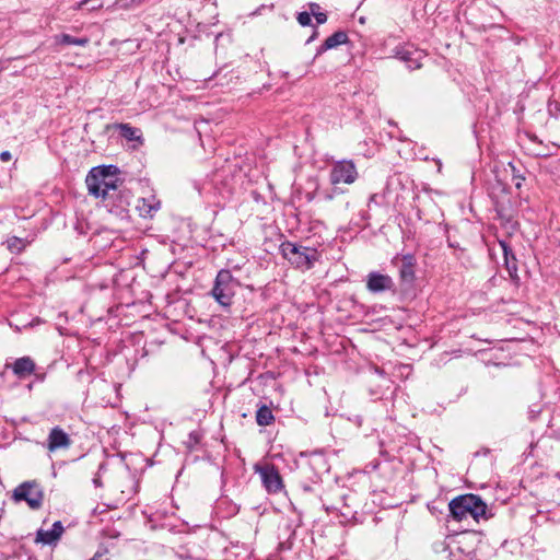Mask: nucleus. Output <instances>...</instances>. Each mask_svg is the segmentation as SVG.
<instances>
[{"label":"nucleus","instance_id":"bb28decb","mask_svg":"<svg viewBox=\"0 0 560 560\" xmlns=\"http://www.w3.org/2000/svg\"><path fill=\"white\" fill-rule=\"evenodd\" d=\"M103 8L102 0H81L73 5L74 10H86L89 12Z\"/></svg>","mask_w":560,"mask_h":560},{"label":"nucleus","instance_id":"72a5a7b5","mask_svg":"<svg viewBox=\"0 0 560 560\" xmlns=\"http://www.w3.org/2000/svg\"><path fill=\"white\" fill-rule=\"evenodd\" d=\"M308 13H311V16H315V14H317L319 11H320V5L316 2H310L308 4Z\"/></svg>","mask_w":560,"mask_h":560},{"label":"nucleus","instance_id":"1a4fd4ad","mask_svg":"<svg viewBox=\"0 0 560 560\" xmlns=\"http://www.w3.org/2000/svg\"><path fill=\"white\" fill-rule=\"evenodd\" d=\"M254 470L260 476L261 485L268 493L277 494L284 488L279 468L275 464H256Z\"/></svg>","mask_w":560,"mask_h":560},{"label":"nucleus","instance_id":"79ce46f5","mask_svg":"<svg viewBox=\"0 0 560 560\" xmlns=\"http://www.w3.org/2000/svg\"><path fill=\"white\" fill-rule=\"evenodd\" d=\"M498 211V214L500 218L502 219H506L509 221V219L506 218V215L504 214L503 210H497Z\"/></svg>","mask_w":560,"mask_h":560},{"label":"nucleus","instance_id":"cd10ccee","mask_svg":"<svg viewBox=\"0 0 560 560\" xmlns=\"http://www.w3.org/2000/svg\"><path fill=\"white\" fill-rule=\"evenodd\" d=\"M8 249L12 253H21L24 249V243L22 238L12 236L7 241Z\"/></svg>","mask_w":560,"mask_h":560},{"label":"nucleus","instance_id":"dca6fc26","mask_svg":"<svg viewBox=\"0 0 560 560\" xmlns=\"http://www.w3.org/2000/svg\"><path fill=\"white\" fill-rule=\"evenodd\" d=\"M499 245L503 253L504 266L509 272V276L514 282L517 283L520 281V277L517 275V259L513 253V249L510 246V244L504 240H500Z\"/></svg>","mask_w":560,"mask_h":560},{"label":"nucleus","instance_id":"39448f33","mask_svg":"<svg viewBox=\"0 0 560 560\" xmlns=\"http://www.w3.org/2000/svg\"><path fill=\"white\" fill-rule=\"evenodd\" d=\"M240 285L238 279L232 275L231 270L221 269L214 278L210 295L221 307L229 310L234 303V296Z\"/></svg>","mask_w":560,"mask_h":560},{"label":"nucleus","instance_id":"c756f323","mask_svg":"<svg viewBox=\"0 0 560 560\" xmlns=\"http://www.w3.org/2000/svg\"><path fill=\"white\" fill-rule=\"evenodd\" d=\"M547 109L550 116L555 118L560 116V103L558 101H549Z\"/></svg>","mask_w":560,"mask_h":560},{"label":"nucleus","instance_id":"c85d7f7f","mask_svg":"<svg viewBox=\"0 0 560 560\" xmlns=\"http://www.w3.org/2000/svg\"><path fill=\"white\" fill-rule=\"evenodd\" d=\"M299 24L303 27L312 25L311 13L307 11L299 12L296 15Z\"/></svg>","mask_w":560,"mask_h":560},{"label":"nucleus","instance_id":"e433bc0d","mask_svg":"<svg viewBox=\"0 0 560 560\" xmlns=\"http://www.w3.org/2000/svg\"><path fill=\"white\" fill-rule=\"evenodd\" d=\"M93 483L96 488H101L103 487V482H102V478H101V474H96L93 478Z\"/></svg>","mask_w":560,"mask_h":560},{"label":"nucleus","instance_id":"20e7f679","mask_svg":"<svg viewBox=\"0 0 560 560\" xmlns=\"http://www.w3.org/2000/svg\"><path fill=\"white\" fill-rule=\"evenodd\" d=\"M281 256L296 269L310 270L319 260V253L315 247L303 246L291 241H283L279 246Z\"/></svg>","mask_w":560,"mask_h":560},{"label":"nucleus","instance_id":"b1692460","mask_svg":"<svg viewBox=\"0 0 560 560\" xmlns=\"http://www.w3.org/2000/svg\"><path fill=\"white\" fill-rule=\"evenodd\" d=\"M387 191L388 187L386 186L381 192L372 194L368 201V208L372 209L373 206L378 208H386L388 206Z\"/></svg>","mask_w":560,"mask_h":560},{"label":"nucleus","instance_id":"2f4dec72","mask_svg":"<svg viewBox=\"0 0 560 560\" xmlns=\"http://www.w3.org/2000/svg\"><path fill=\"white\" fill-rule=\"evenodd\" d=\"M34 376V382H37V383H43L45 380H46V372L43 371V369H37L36 368V373L35 374H32Z\"/></svg>","mask_w":560,"mask_h":560},{"label":"nucleus","instance_id":"f03ea898","mask_svg":"<svg viewBox=\"0 0 560 560\" xmlns=\"http://www.w3.org/2000/svg\"><path fill=\"white\" fill-rule=\"evenodd\" d=\"M450 515L455 521H462L468 516L472 517L476 522L480 520H489L487 503L480 495L474 493L460 494L452 499L448 503Z\"/></svg>","mask_w":560,"mask_h":560},{"label":"nucleus","instance_id":"9d476101","mask_svg":"<svg viewBox=\"0 0 560 560\" xmlns=\"http://www.w3.org/2000/svg\"><path fill=\"white\" fill-rule=\"evenodd\" d=\"M358 175L355 164L350 160H342L332 164L329 180L334 186L341 183L352 184L357 180Z\"/></svg>","mask_w":560,"mask_h":560},{"label":"nucleus","instance_id":"4c0bfd02","mask_svg":"<svg viewBox=\"0 0 560 560\" xmlns=\"http://www.w3.org/2000/svg\"><path fill=\"white\" fill-rule=\"evenodd\" d=\"M318 192H320L318 189H316V190H315V191H313V192H307V194L305 195L306 200H307L308 202L313 201V200H314V198H315V196H316V195H318Z\"/></svg>","mask_w":560,"mask_h":560},{"label":"nucleus","instance_id":"a19ab883","mask_svg":"<svg viewBox=\"0 0 560 560\" xmlns=\"http://www.w3.org/2000/svg\"><path fill=\"white\" fill-rule=\"evenodd\" d=\"M106 470V464L105 463H101L100 466H98V471L97 474H101L102 471Z\"/></svg>","mask_w":560,"mask_h":560},{"label":"nucleus","instance_id":"c03bdc74","mask_svg":"<svg viewBox=\"0 0 560 560\" xmlns=\"http://www.w3.org/2000/svg\"><path fill=\"white\" fill-rule=\"evenodd\" d=\"M32 387H33V384H32V383L27 385V388H28L30 390L32 389Z\"/></svg>","mask_w":560,"mask_h":560},{"label":"nucleus","instance_id":"4be33fe9","mask_svg":"<svg viewBox=\"0 0 560 560\" xmlns=\"http://www.w3.org/2000/svg\"><path fill=\"white\" fill-rule=\"evenodd\" d=\"M256 422L260 427L271 425L275 422L272 410L267 405H261L256 411Z\"/></svg>","mask_w":560,"mask_h":560},{"label":"nucleus","instance_id":"7c9ffc66","mask_svg":"<svg viewBox=\"0 0 560 560\" xmlns=\"http://www.w3.org/2000/svg\"><path fill=\"white\" fill-rule=\"evenodd\" d=\"M340 192L341 191L337 187H334L329 190H322L320 192H318V196H320L326 201H330L335 198V196L337 194H340Z\"/></svg>","mask_w":560,"mask_h":560},{"label":"nucleus","instance_id":"37998d69","mask_svg":"<svg viewBox=\"0 0 560 560\" xmlns=\"http://www.w3.org/2000/svg\"><path fill=\"white\" fill-rule=\"evenodd\" d=\"M101 557L100 553H95L92 558H90L89 560H98V558Z\"/></svg>","mask_w":560,"mask_h":560},{"label":"nucleus","instance_id":"7ed1b4c3","mask_svg":"<svg viewBox=\"0 0 560 560\" xmlns=\"http://www.w3.org/2000/svg\"><path fill=\"white\" fill-rule=\"evenodd\" d=\"M119 173V167L114 164L92 167L85 178L90 195L100 198L104 192L118 189L122 184L117 177Z\"/></svg>","mask_w":560,"mask_h":560},{"label":"nucleus","instance_id":"4468645a","mask_svg":"<svg viewBox=\"0 0 560 560\" xmlns=\"http://www.w3.org/2000/svg\"><path fill=\"white\" fill-rule=\"evenodd\" d=\"M4 368L11 370L16 378L23 381L36 373V362L28 355L15 359L12 363H5Z\"/></svg>","mask_w":560,"mask_h":560},{"label":"nucleus","instance_id":"f257e3e1","mask_svg":"<svg viewBox=\"0 0 560 560\" xmlns=\"http://www.w3.org/2000/svg\"><path fill=\"white\" fill-rule=\"evenodd\" d=\"M330 466L323 452H313L299 467L296 485L299 490L306 494L313 493L320 486L323 476L328 474Z\"/></svg>","mask_w":560,"mask_h":560},{"label":"nucleus","instance_id":"6ab92c4d","mask_svg":"<svg viewBox=\"0 0 560 560\" xmlns=\"http://www.w3.org/2000/svg\"><path fill=\"white\" fill-rule=\"evenodd\" d=\"M106 128L118 130L120 137L128 141L141 140L140 129L132 127L130 124L119 122L108 125Z\"/></svg>","mask_w":560,"mask_h":560},{"label":"nucleus","instance_id":"ea45409f","mask_svg":"<svg viewBox=\"0 0 560 560\" xmlns=\"http://www.w3.org/2000/svg\"><path fill=\"white\" fill-rule=\"evenodd\" d=\"M317 36H318V31H317V28L315 27V28H314L313 34H312V35L310 36V38L306 40V44H308V43H311V42L315 40V39L317 38Z\"/></svg>","mask_w":560,"mask_h":560},{"label":"nucleus","instance_id":"f8f14e48","mask_svg":"<svg viewBox=\"0 0 560 560\" xmlns=\"http://www.w3.org/2000/svg\"><path fill=\"white\" fill-rule=\"evenodd\" d=\"M365 287L369 292L373 294H381L385 292L396 293V283L394 279L386 273L380 271H371L366 275Z\"/></svg>","mask_w":560,"mask_h":560},{"label":"nucleus","instance_id":"c9c22d12","mask_svg":"<svg viewBox=\"0 0 560 560\" xmlns=\"http://www.w3.org/2000/svg\"><path fill=\"white\" fill-rule=\"evenodd\" d=\"M12 159V154L9 151H2L0 153V160L2 162H9Z\"/></svg>","mask_w":560,"mask_h":560},{"label":"nucleus","instance_id":"ddd939ff","mask_svg":"<svg viewBox=\"0 0 560 560\" xmlns=\"http://www.w3.org/2000/svg\"><path fill=\"white\" fill-rule=\"evenodd\" d=\"M425 52L413 45L404 44L395 47L394 57L404 62L408 69L416 70L422 67V59Z\"/></svg>","mask_w":560,"mask_h":560},{"label":"nucleus","instance_id":"a878e982","mask_svg":"<svg viewBox=\"0 0 560 560\" xmlns=\"http://www.w3.org/2000/svg\"><path fill=\"white\" fill-rule=\"evenodd\" d=\"M203 438V432L201 430H194L188 434L187 440L184 442V445L188 452H194L198 448L201 440Z\"/></svg>","mask_w":560,"mask_h":560},{"label":"nucleus","instance_id":"412c9836","mask_svg":"<svg viewBox=\"0 0 560 560\" xmlns=\"http://www.w3.org/2000/svg\"><path fill=\"white\" fill-rule=\"evenodd\" d=\"M506 173H510L511 179L517 189H521L525 180L524 167H520L514 162H509L505 168Z\"/></svg>","mask_w":560,"mask_h":560},{"label":"nucleus","instance_id":"aec40b11","mask_svg":"<svg viewBox=\"0 0 560 560\" xmlns=\"http://www.w3.org/2000/svg\"><path fill=\"white\" fill-rule=\"evenodd\" d=\"M140 202L141 205H138L137 209L139 214L143 218H152L161 207V202L156 200L154 196L151 198H142Z\"/></svg>","mask_w":560,"mask_h":560},{"label":"nucleus","instance_id":"6e6552de","mask_svg":"<svg viewBox=\"0 0 560 560\" xmlns=\"http://www.w3.org/2000/svg\"><path fill=\"white\" fill-rule=\"evenodd\" d=\"M100 197L102 198L103 206L110 214L120 220L129 219L130 194L128 190L116 189L104 192Z\"/></svg>","mask_w":560,"mask_h":560},{"label":"nucleus","instance_id":"9b49d317","mask_svg":"<svg viewBox=\"0 0 560 560\" xmlns=\"http://www.w3.org/2000/svg\"><path fill=\"white\" fill-rule=\"evenodd\" d=\"M392 264L398 267V273L401 284L410 285L416 279L417 258L413 254H397L392 259Z\"/></svg>","mask_w":560,"mask_h":560},{"label":"nucleus","instance_id":"a211bd4d","mask_svg":"<svg viewBox=\"0 0 560 560\" xmlns=\"http://www.w3.org/2000/svg\"><path fill=\"white\" fill-rule=\"evenodd\" d=\"M349 43H350V40H349L348 33L346 31L339 30V31L335 32L334 34H331L330 36H328L323 42V44L319 47H317L315 58L323 55L327 50L334 49L340 45H347Z\"/></svg>","mask_w":560,"mask_h":560},{"label":"nucleus","instance_id":"0eeeda50","mask_svg":"<svg viewBox=\"0 0 560 560\" xmlns=\"http://www.w3.org/2000/svg\"><path fill=\"white\" fill-rule=\"evenodd\" d=\"M44 489L36 480H26L18 485L11 493L14 503L25 502L33 511H38L44 504Z\"/></svg>","mask_w":560,"mask_h":560},{"label":"nucleus","instance_id":"f704fd0d","mask_svg":"<svg viewBox=\"0 0 560 560\" xmlns=\"http://www.w3.org/2000/svg\"><path fill=\"white\" fill-rule=\"evenodd\" d=\"M314 18H315L317 24H324L327 22V19H328L327 13L320 12V11L317 14H315Z\"/></svg>","mask_w":560,"mask_h":560},{"label":"nucleus","instance_id":"5701e85b","mask_svg":"<svg viewBox=\"0 0 560 560\" xmlns=\"http://www.w3.org/2000/svg\"><path fill=\"white\" fill-rule=\"evenodd\" d=\"M57 44L60 45H77V46H86L90 43L88 37H74L69 34H60L56 36Z\"/></svg>","mask_w":560,"mask_h":560},{"label":"nucleus","instance_id":"393cba45","mask_svg":"<svg viewBox=\"0 0 560 560\" xmlns=\"http://www.w3.org/2000/svg\"><path fill=\"white\" fill-rule=\"evenodd\" d=\"M60 538L51 529L45 530L43 528H39L36 532V539H35L36 542H40L43 545H50L51 546V545H56V542Z\"/></svg>","mask_w":560,"mask_h":560},{"label":"nucleus","instance_id":"2eb2a0df","mask_svg":"<svg viewBox=\"0 0 560 560\" xmlns=\"http://www.w3.org/2000/svg\"><path fill=\"white\" fill-rule=\"evenodd\" d=\"M71 443L69 434L62 428L56 425L48 434L46 447L49 452H56L57 450L68 448Z\"/></svg>","mask_w":560,"mask_h":560},{"label":"nucleus","instance_id":"473e14b6","mask_svg":"<svg viewBox=\"0 0 560 560\" xmlns=\"http://www.w3.org/2000/svg\"><path fill=\"white\" fill-rule=\"evenodd\" d=\"M51 530L56 533V535L60 538L61 535L63 534L65 532V528H63V525L61 523V521H56L54 524H52V527H51Z\"/></svg>","mask_w":560,"mask_h":560},{"label":"nucleus","instance_id":"58836bf2","mask_svg":"<svg viewBox=\"0 0 560 560\" xmlns=\"http://www.w3.org/2000/svg\"><path fill=\"white\" fill-rule=\"evenodd\" d=\"M447 244L452 248H459V244L455 241H453L450 236L447 237Z\"/></svg>","mask_w":560,"mask_h":560},{"label":"nucleus","instance_id":"f3484780","mask_svg":"<svg viewBox=\"0 0 560 560\" xmlns=\"http://www.w3.org/2000/svg\"><path fill=\"white\" fill-rule=\"evenodd\" d=\"M341 504H327L323 501V508L326 512H339L340 516L343 518L342 522L357 521V512L353 511L348 503L350 495L343 493L340 497Z\"/></svg>","mask_w":560,"mask_h":560},{"label":"nucleus","instance_id":"423d86ee","mask_svg":"<svg viewBox=\"0 0 560 560\" xmlns=\"http://www.w3.org/2000/svg\"><path fill=\"white\" fill-rule=\"evenodd\" d=\"M450 560H475L480 538L476 532H460L453 536Z\"/></svg>","mask_w":560,"mask_h":560}]
</instances>
